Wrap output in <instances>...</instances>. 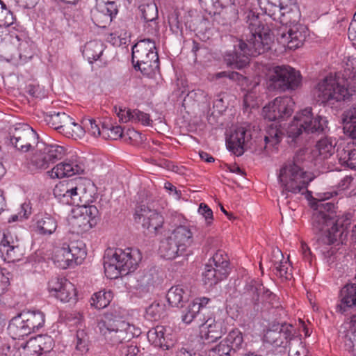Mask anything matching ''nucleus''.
<instances>
[{
	"label": "nucleus",
	"instance_id": "obj_1",
	"mask_svg": "<svg viewBox=\"0 0 356 356\" xmlns=\"http://www.w3.org/2000/svg\"><path fill=\"white\" fill-rule=\"evenodd\" d=\"M334 204L319 200L315 203L312 217L313 232L318 235V248L325 258L333 257L345 243L351 224L350 213L341 216L334 212Z\"/></svg>",
	"mask_w": 356,
	"mask_h": 356
},
{
	"label": "nucleus",
	"instance_id": "obj_2",
	"mask_svg": "<svg viewBox=\"0 0 356 356\" xmlns=\"http://www.w3.org/2000/svg\"><path fill=\"white\" fill-rule=\"evenodd\" d=\"M246 24L249 35L234 44V50L225 54L224 61L232 68L241 70L250 62V56H257L269 50L273 42L274 34L268 26L262 24L259 15L252 10L246 13Z\"/></svg>",
	"mask_w": 356,
	"mask_h": 356
},
{
	"label": "nucleus",
	"instance_id": "obj_3",
	"mask_svg": "<svg viewBox=\"0 0 356 356\" xmlns=\"http://www.w3.org/2000/svg\"><path fill=\"white\" fill-rule=\"evenodd\" d=\"M142 259L139 250L127 248L108 251L104 258V271L108 277L115 279L134 272Z\"/></svg>",
	"mask_w": 356,
	"mask_h": 356
},
{
	"label": "nucleus",
	"instance_id": "obj_4",
	"mask_svg": "<svg viewBox=\"0 0 356 356\" xmlns=\"http://www.w3.org/2000/svg\"><path fill=\"white\" fill-rule=\"evenodd\" d=\"M327 120L325 117H314L311 108H306L298 113L286 129L288 143L295 146L296 140L303 133L325 134L328 129Z\"/></svg>",
	"mask_w": 356,
	"mask_h": 356
},
{
	"label": "nucleus",
	"instance_id": "obj_5",
	"mask_svg": "<svg viewBox=\"0 0 356 356\" xmlns=\"http://www.w3.org/2000/svg\"><path fill=\"white\" fill-rule=\"evenodd\" d=\"M278 181L282 188V195L288 197V193L292 194L303 193L308 184L312 181L307 172L298 164L296 159L286 161L278 174Z\"/></svg>",
	"mask_w": 356,
	"mask_h": 356
},
{
	"label": "nucleus",
	"instance_id": "obj_6",
	"mask_svg": "<svg viewBox=\"0 0 356 356\" xmlns=\"http://www.w3.org/2000/svg\"><path fill=\"white\" fill-rule=\"evenodd\" d=\"M97 328L107 343L112 346L128 341L134 335V326L112 313L106 314L98 321Z\"/></svg>",
	"mask_w": 356,
	"mask_h": 356
},
{
	"label": "nucleus",
	"instance_id": "obj_7",
	"mask_svg": "<svg viewBox=\"0 0 356 356\" xmlns=\"http://www.w3.org/2000/svg\"><path fill=\"white\" fill-rule=\"evenodd\" d=\"M65 152V148L61 145L40 140L27 163V168L31 173L40 172L47 169L51 164L62 159Z\"/></svg>",
	"mask_w": 356,
	"mask_h": 356
},
{
	"label": "nucleus",
	"instance_id": "obj_8",
	"mask_svg": "<svg viewBox=\"0 0 356 356\" xmlns=\"http://www.w3.org/2000/svg\"><path fill=\"white\" fill-rule=\"evenodd\" d=\"M44 324V314L40 311H23L13 317L8 331L13 339H19L38 330Z\"/></svg>",
	"mask_w": 356,
	"mask_h": 356
},
{
	"label": "nucleus",
	"instance_id": "obj_9",
	"mask_svg": "<svg viewBox=\"0 0 356 356\" xmlns=\"http://www.w3.org/2000/svg\"><path fill=\"white\" fill-rule=\"evenodd\" d=\"M314 96L321 104L332 105L344 101L349 96L347 88L339 82L337 76H327L318 82L314 89Z\"/></svg>",
	"mask_w": 356,
	"mask_h": 356
},
{
	"label": "nucleus",
	"instance_id": "obj_10",
	"mask_svg": "<svg viewBox=\"0 0 356 356\" xmlns=\"http://www.w3.org/2000/svg\"><path fill=\"white\" fill-rule=\"evenodd\" d=\"M300 83V72L290 66H275L269 76V87L274 90H293L298 88Z\"/></svg>",
	"mask_w": 356,
	"mask_h": 356
},
{
	"label": "nucleus",
	"instance_id": "obj_11",
	"mask_svg": "<svg viewBox=\"0 0 356 356\" xmlns=\"http://www.w3.org/2000/svg\"><path fill=\"white\" fill-rule=\"evenodd\" d=\"M8 138L11 145L23 153L34 149L38 144L39 136L26 124H17L10 129Z\"/></svg>",
	"mask_w": 356,
	"mask_h": 356
},
{
	"label": "nucleus",
	"instance_id": "obj_12",
	"mask_svg": "<svg viewBox=\"0 0 356 356\" xmlns=\"http://www.w3.org/2000/svg\"><path fill=\"white\" fill-rule=\"evenodd\" d=\"M228 274L229 262L221 252H218L205 265L202 280L204 284L211 286L226 278Z\"/></svg>",
	"mask_w": 356,
	"mask_h": 356
},
{
	"label": "nucleus",
	"instance_id": "obj_13",
	"mask_svg": "<svg viewBox=\"0 0 356 356\" xmlns=\"http://www.w3.org/2000/svg\"><path fill=\"white\" fill-rule=\"evenodd\" d=\"M294 104L291 97H278L263 108L262 115L269 121L284 119L292 114Z\"/></svg>",
	"mask_w": 356,
	"mask_h": 356
},
{
	"label": "nucleus",
	"instance_id": "obj_14",
	"mask_svg": "<svg viewBox=\"0 0 356 356\" xmlns=\"http://www.w3.org/2000/svg\"><path fill=\"white\" fill-rule=\"evenodd\" d=\"M79 207V211L70 218V223L76 232L88 231L96 225L99 210L95 205Z\"/></svg>",
	"mask_w": 356,
	"mask_h": 356
},
{
	"label": "nucleus",
	"instance_id": "obj_15",
	"mask_svg": "<svg viewBox=\"0 0 356 356\" xmlns=\"http://www.w3.org/2000/svg\"><path fill=\"white\" fill-rule=\"evenodd\" d=\"M72 181L71 205L84 206L90 201L94 192L93 182L85 177H77Z\"/></svg>",
	"mask_w": 356,
	"mask_h": 356
},
{
	"label": "nucleus",
	"instance_id": "obj_16",
	"mask_svg": "<svg viewBox=\"0 0 356 356\" xmlns=\"http://www.w3.org/2000/svg\"><path fill=\"white\" fill-rule=\"evenodd\" d=\"M135 221L141 224L151 234H156L164 222L163 217L155 210H152L145 205L136 209Z\"/></svg>",
	"mask_w": 356,
	"mask_h": 356
},
{
	"label": "nucleus",
	"instance_id": "obj_17",
	"mask_svg": "<svg viewBox=\"0 0 356 356\" xmlns=\"http://www.w3.org/2000/svg\"><path fill=\"white\" fill-rule=\"evenodd\" d=\"M23 254L17 237L10 231L4 232L0 241V257L8 262H15L19 261Z\"/></svg>",
	"mask_w": 356,
	"mask_h": 356
},
{
	"label": "nucleus",
	"instance_id": "obj_18",
	"mask_svg": "<svg viewBox=\"0 0 356 356\" xmlns=\"http://www.w3.org/2000/svg\"><path fill=\"white\" fill-rule=\"evenodd\" d=\"M303 27L294 26L292 28L282 27L277 31V40L283 47L289 49H296L301 47L305 40Z\"/></svg>",
	"mask_w": 356,
	"mask_h": 356
},
{
	"label": "nucleus",
	"instance_id": "obj_19",
	"mask_svg": "<svg viewBox=\"0 0 356 356\" xmlns=\"http://www.w3.org/2000/svg\"><path fill=\"white\" fill-rule=\"evenodd\" d=\"M251 140L250 131L244 127H237L227 138V146L236 156H241Z\"/></svg>",
	"mask_w": 356,
	"mask_h": 356
},
{
	"label": "nucleus",
	"instance_id": "obj_20",
	"mask_svg": "<svg viewBox=\"0 0 356 356\" xmlns=\"http://www.w3.org/2000/svg\"><path fill=\"white\" fill-rule=\"evenodd\" d=\"M135 69H138L144 75L152 76L159 70V59L157 51H152L132 57Z\"/></svg>",
	"mask_w": 356,
	"mask_h": 356
},
{
	"label": "nucleus",
	"instance_id": "obj_21",
	"mask_svg": "<svg viewBox=\"0 0 356 356\" xmlns=\"http://www.w3.org/2000/svg\"><path fill=\"white\" fill-rule=\"evenodd\" d=\"M118 12L115 0H96L95 18L99 26L102 24L110 23Z\"/></svg>",
	"mask_w": 356,
	"mask_h": 356
},
{
	"label": "nucleus",
	"instance_id": "obj_22",
	"mask_svg": "<svg viewBox=\"0 0 356 356\" xmlns=\"http://www.w3.org/2000/svg\"><path fill=\"white\" fill-rule=\"evenodd\" d=\"M170 329L163 325H157L147 332V339L155 346L168 350L174 344Z\"/></svg>",
	"mask_w": 356,
	"mask_h": 356
},
{
	"label": "nucleus",
	"instance_id": "obj_23",
	"mask_svg": "<svg viewBox=\"0 0 356 356\" xmlns=\"http://www.w3.org/2000/svg\"><path fill=\"white\" fill-rule=\"evenodd\" d=\"M142 13V17L146 22L145 25L147 32L152 35H156L159 32L158 9L155 3L151 2L147 4H142L139 7Z\"/></svg>",
	"mask_w": 356,
	"mask_h": 356
},
{
	"label": "nucleus",
	"instance_id": "obj_24",
	"mask_svg": "<svg viewBox=\"0 0 356 356\" xmlns=\"http://www.w3.org/2000/svg\"><path fill=\"white\" fill-rule=\"evenodd\" d=\"M84 171L83 165L76 162H63L57 164L51 170L47 172L48 175L52 178L61 179L80 174Z\"/></svg>",
	"mask_w": 356,
	"mask_h": 356
},
{
	"label": "nucleus",
	"instance_id": "obj_25",
	"mask_svg": "<svg viewBox=\"0 0 356 356\" xmlns=\"http://www.w3.org/2000/svg\"><path fill=\"white\" fill-rule=\"evenodd\" d=\"M340 303L337 309L341 313L356 307V282L348 283L341 289L339 293Z\"/></svg>",
	"mask_w": 356,
	"mask_h": 356
},
{
	"label": "nucleus",
	"instance_id": "obj_26",
	"mask_svg": "<svg viewBox=\"0 0 356 356\" xmlns=\"http://www.w3.org/2000/svg\"><path fill=\"white\" fill-rule=\"evenodd\" d=\"M45 121L60 132H70L72 124V118L65 112L50 113L45 117Z\"/></svg>",
	"mask_w": 356,
	"mask_h": 356
},
{
	"label": "nucleus",
	"instance_id": "obj_27",
	"mask_svg": "<svg viewBox=\"0 0 356 356\" xmlns=\"http://www.w3.org/2000/svg\"><path fill=\"white\" fill-rule=\"evenodd\" d=\"M159 251L161 256L166 259H175L186 252L170 235L161 241Z\"/></svg>",
	"mask_w": 356,
	"mask_h": 356
},
{
	"label": "nucleus",
	"instance_id": "obj_28",
	"mask_svg": "<svg viewBox=\"0 0 356 356\" xmlns=\"http://www.w3.org/2000/svg\"><path fill=\"white\" fill-rule=\"evenodd\" d=\"M200 326L207 329V331L202 330V338L204 343H210L216 341L221 338L223 331L222 329V323L216 322L214 320L208 319L202 323Z\"/></svg>",
	"mask_w": 356,
	"mask_h": 356
},
{
	"label": "nucleus",
	"instance_id": "obj_29",
	"mask_svg": "<svg viewBox=\"0 0 356 356\" xmlns=\"http://www.w3.org/2000/svg\"><path fill=\"white\" fill-rule=\"evenodd\" d=\"M289 10V8H285L274 0H268L264 7L265 13L274 21L279 22L282 24L288 23L289 20L286 18V15Z\"/></svg>",
	"mask_w": 356,
	"mask_h": 356
},
{
	"label": "nucleus",
	"instance_id": "obj_30",
	"mask_svg": "<svg viewBox=\"0 0 356 356\" xmlns=\"http://www.w3.org/2000/svg\"><path fill=\"white\" fill-rule=\"evenodd\" d=\"M262 289H264L262 284L252 280L245 285L241 299L245 302L250 300V304H252L254 308L257 307L258 309Z\"/></svg>",
	"mask_w": 356,
	"mask_h": 356
},
{
	"label": "nucleus",
	"instance_id": "obj_31",
	"mask_svg": "<svg viewBox=\"0 0 356 356\" xmlns=\"http://www.w3.org/2000/svg\"><path fill=\"white\" fill-rule=\"evenodd\" d=\"M181 247V249H186L193 243V232L191 229L186 226L180 225L176 227L170 234Z\"/></svg>",
	"mask_w": 356,
	"mask_h": 356
},
{
	"label": "nucleus",
	"instance_id": "obj_32",
	"mask_svg": "<svg viewBox=\"0 0 356 356\" xmlns=\"http://www.w3.org/2000/svg\"><path fill=\"white\" fill-rule=\"evenodd\" d=\"M35 220L36 229L41 234H51L57 228L56 220L48 213L37 215Z\"/></svg>",
	"mask_w": 356,
	"mask_h": 356
},
{
	"label": "nucleus",
	"instance_id": "obj_33",
	"mask_svg": "<svg viewBox=\"0 0 356 356\" xmlns=\"http://www.w3.org/2000/svg\"><path fill=\"white\" fill-rule=\"evenodd\" d=\"M188 293L181 286H172L168 291L166 298L170 305L182 307L184 302L188 300Z\"/></svg>",
	"mask_w": 356,
	"mask_h": 356
},
{
	"label": "nucleus",
	"instance_id": "obj_34",
	"mask_svg": "<svg viewBox=\"0 0 356 356\" xmlns=\"http://www.w3.org/2000/svg\"><path fill=\"white\" fill-rule=\"evenodd\" d=\"M342 121L344 133L353 138H356V106H353L343 112Z\"/></svg>",
	"mask_w": 356,
	"mask_h": 356
},
{
	"label": "nucleus",
	"instance_id": "obj_35",
	"mask_svg": "<svg viewBox=\"0 0 356 356\" xmlns=\"http://www.w3.org/2000/svg\"><path fill=\"white\" fill-rule=\"evenodd\" d=\"M65 248L69 252L70 257L74 266L81 264L86 257L85 244L82 241H73L70 244L65 243Z\"/></svg>",
	"mask_w": 356,
	"mask_h": 356
},
{
	"label": "nucleus",
	"instance_id": "obj_36",
	"mask_svg": "<svg viewBox=\"0 0 356 356\" xmlns=\"http://www.w3.org/2000/svg\"><path fill=\"white\" fill-rule=\"evenodd\" d=\"M104 44L99 40H92L87 42L83 49V55L89 63H92L98 60L103 54Z\"/></svg>",
	"mask_w": 356,
	"mask_h": 356
},
{
	"label": "nucleus",
	"instance_id": "obj_37",
	"mask_svg": "<svg viewBox=\"0 0 356 356\" xmlns=\"http://www.w3.org/2000/svg\"><path fill=\"white\" fill-rule=\"evenodd\" d=\"M182 313V321L186 324L195 321L200 325L204 321V314L200 311V306L193 302L188 305Z\"/></svg>",
	"mask_w": 356,
	"mask_h": 356
},
{
	"label": "nucleus",
	"instance_id": "obj_38",
	"mask_svg": "<svg viewBox=\"0 0 356 356\" xmlns=\"http://www.w3.org/2000/svg\"><path fill=\"white\" fill-rule=\"evenodd\" d=\"M336 143V140L331 138L321 139L316 145L320 159L323 160L331 159L335 152Z\"/></svg>",
	"mask_w": 356,
	"mask_h": 356
},
{
	"label": "nucleus",
	"instance_id": "obj_39",
	"mask_svg": "<svg viewBox=\"0 0 356 356\" xmlns=\"http://www.w3.org/2000/svg\"><path fill=\"white\" fill-rule=\"evenodd\" d=\"M53 260L58 267L63 269L74 266L69 252L65 248V243L62 247L57 248L55 250Z\"/></svg>",
	"mask_w": 356,
	"mask_h": 356
},
{
	"label": "nucleus",
	"instance_id": "obj_40",
	"mask_svg": "<svg viewBox=\"0 0 356 356\" xmlns=\"http://www.w3.org/2000/svg\"><path fill=\"white\" fill-rule=\"evenodd\" d=\"M165 316V305L159 302H152L146 309L145 317L149 321H159Z\"/></svg>",
	"mask_w": 356,
	"mask_h": 356
},
{
	"label": "nucleus",
	"instance_id": "obj_41",
	"mask_svg": "<svg viewBox=\"0 0 356 356\" xmlns=\"http://www.w3.org/2000/svg\"><path fill=\"white\" fill-rule=\"evenodd\" d=\"M72 181L60 182L54 189V194L56 197L60 198L63 202L70 204L72 200Z\"/></svg>",
	"mask_w": 356,
	"mask_h": 356
},
{
	"label": "nucleus",
	"instance_id": "obj_42",
	"mask_svg": "<svg viewBox=\"0 0 356 356\" xmlns=\"http://www.w3.org/2000/svg\"><path fill=\"white\" fill-rule=\"evenodd\" d=\"M112 299V294L110 291H100L92 295L90 298V305L97 309H101L109 305Z\"/></svg>",
	"mask_w": 356,
	"mask_h": 356
},
{
	"label": "nucleus",
	"instance_id": "obj_43",
	"mask_svg": "<svg viewBox=\"0 0 356 356\" xmlns=\"http://www.w3.org/2000/svg\"><path fill=\"white\" fill-rule=\"evenodd\" d=\"M225 341L236 352L243 345V334L239 330L234 329L228 333Z\"/></svg>",
	"mask_w": 356,
	"mask_h": 356
},
{
	"label": "nucleus",
	"instance_id": "obj_44",
	"mask_svg": "<svg viewBox=\"0 0 356 356\" xmlns=\"http://www.w3.org/2000/svg\"><path fill=\"white\" fill-rule=\"evenodd\" d=\"M264 340L275 346H282V337H281V331L280 330L279 325H273V328L268 329L266 334H264Z\"/></svg>",
	"mask_w": 356,
	"mask_h": 356
},
{
	"label": "nucleus",
	"instance_id": "obj_45",
	"mask_svg": "<svg viewBox=\"0 0 356 356\" xmlns=\"http://www.w3.org/2000/svg\"><path fill=\"white\" fill-rule=\"evenodd\" d=\"M75 296L76 289L74 284L70 282H65L62 289H60L56 295V298L63 302H69Z\"/></svg>",
	"mask_w": 356,
	"mask_h": 356
},
{
	"label": "nucleus",
	"instance_id": "obj_46",
	"mask_svg": "<svg viewBox=\"0 0 356 356\" xmlns=\"http://www.w3.org/2000/svg\"><path fill=\"white\" fill-rule=\"evenodd\" d=\"M282 135V131L277 126L273 127L270 125L264 137L265 143L266 145L269 144L272 146H275L281 141Z\"/></svg>",
	"mask_w": 356,
	"mask_h": 356
},
{
	"label": "nucleus",
	"instance_id": "obj_47",
	"mask_svg": "<svg viewBox=\"0 0 356 356\" xmlns=\"http://www.w3.org/2000/svg\"><path fill=\"white\" fill-rule=\"evenodd\" d=\"M236 353L225 341L220 343L209 350L208 356H234Z\"/></svg>",
	"mask_w": 356,
	"mask_h": 356
},
{
	"label": "nucleus",
	"instance_id": "obj_48",
	"mask_svg": "<svg viewBox=\"0 0 356 356\" xmlns=\"http://www.w3.org/2000/svg\"><path fill=\"white\" fill-rule=\"evenodd\" d=\"M261 299L263 304L268 305L271 307L278 308L280 306L279 298L269 289L264 286L261 290Z\"/></svg>",
	"mask_w": 356,
	"mask_h": 356
},
{
	"label": "nucleus",
	"instance_id": "obj_49",
	"mask_svg": "<svg viewBox=\"0 0 356 356\" xmlns=\"http://www.w3.org/2000/svg\"><path fill=\"white\" fill-rule=\"evenodd\" d=\"M41 354L49 353L54 348V341L49 335H38L35 337Z\"/></svg>",
	"mask_w": 356,
	"mask_h": 356
},
{
	"label": "nucleus",
	"instance_id": "obj_50",
	"mask_svg": "<svg viewBox=\"0 0 356 356\" xmlns=\"http://www.w3.org/2000/svg\"><path fill=\"white\" fill-rule=\"evenodd\" d=\"M76 349L82 354L88 350L89 338L83 330H78L76 334Z\"/></svg>",
	"mask_w": 356,
	"mask_h": 356
},
{
	"label": "nucleus",
	"instance_id": "obj_51",
	"mask_svg": "<svg viewBox=\"0 0 356 356\" xmlns=\"http://www.w3.org/2000/svg\"><path fill=\"white\" fill-rule=\"evenodd\" d=\"M342 76L343 79L346 81H356V58H348Z\"/></svg>",
	"mask_w": 356,
	"mask_h": 356
},
{
	"label": "nucleus",
	"instance_id": "obj_52",
	"mask_svg": "<svg viewBox=\"0 0 356 356\" xmlns=\"http://www.w3.org/2000/svg\"><path fill=\"white\" fill-rule=\"evenodd\" d=\"M123 131L120 126L108 127L107 125H102V136L104 138L116 140L122 136Z\"/></svg>",
	"mask_w": 356,
	"mask_h": 356
},
{
	"label": "nucleus",
	"instance_id": "obj_53",
	"mask_svg": "<svg viewBox=\"0 0 356 356\" xmlns=\"http://www.w3.org/2000/svg\"><path fill=\"white\" fill-rule=\"evenodd\" d=\"M276 274L285 280H290L292 277L291 268L289 261H280L274 263Z\"/></svg>",
	"mask_w": 356,
	"mask_h": 356
},
{
	"label": "nucleus",
	"instance_id": "obj_54",
	"mask_svg": "<svg viewBox=\"0 0 356 356\" xmlns=\"http://www.w3.org/2000/svg\"><path fill=\"white\" fill-rule=\"evenodd\" d=\"M356 346V326H353L347 332L344 339V347L346 350L349 353H353L355 351V347Z\"/></svg>",
	"mask_w": 356,
	"mask_h": 356
},
{
	"label": "nucleus",
	"instance_id": "obj_55",
	"mask_svg": "<svg viewBox=\"0 0 356 356\" xmlns=\"http://www.w3.org/2000/svg\"><path fill=\"white\" fill-rule=\"evenodd\" d=\"M133 113L134 118L132 122H139L145 126H152L153 121L151 120L149 114L138 109L133 110Z\"/></svg>",
	"mask_w": 356,
	"mask_h": 356
},
{
	"label": "nucleus",
	"instance_id": "obj_56",
	"mask_svg": "<svg viewBox=\"0 0 356 356\" xmlns=\"http://www.w3.org/2000/svg\"><path fill=\"white\" fill-rule=\"evenodd\" d=\"M83 125L84 127L87 129L88 131L95 137L99 136L101 134H102V129H100L95 120H86L84 121Z\"/></svg>",
	"mask_w": 356,
	"mask_h": 356
},
{
	"label": "nucleus",
	"instance_id": "obj_57",
	"mask_svg": "<svg viewBox=\"0 0 356 356\" xmlns=\"http://www.w3.org/2000/svg\"><path fill=\"white\" fill-rule=\"evenodd\" d=\"M65 282L67 280L63 278L54 277L52 278L48 284V289L51 293H54V296L56 297L57 293L62 289Z\"/></svg>",
	"mask_w": 356,
	"mask_h": 356
},
{
	"label": "nucleus",
	"instance_id": "obj_58",
	"mask_svg": "<svg viewBox=\"0 0 356 356\" xmlns=\"http://www.w3.org/2000/svg\"><path fill=\"white\" fill-rule=\"evenodd\" d=\"M115 110L118 117L119 118L120 122H123V123H127L128 122H133V118H134L133 110L127 109L126 108H119V110L117 111L116 107H115Z\"/></svg>",
	"mask_w": 356,
	"mask_h": 356
},
{
	"label": "nucleus",
	"instance_id": "obj_59",
	"mask_svg": "<svg viewBox=\"0 0 356 356\" xmlns=\"http://www.w3.org/2000/svg\"><path fill=\"white\" fill-rule=\"evenodd\" d=\"M198 212L202 215L207 222V225H210L213 220V211L204 203H201L199 206Z\"/></svg>",
	"mask_w": 356,
	"mask_h": 356
},
{
	"label": "nucleus",
	"instance_id": "obj_60",
	"mask_svg": "<svg viewBox=\"0 0 356 356\" xmlns=\"http://www.w3.org/2000/svg\"><path fill=\"white\" fill-rule=\"evenodd\" d=\"M279 327L281 331L282 345H284V341L286 343L293 339L292 326L291 325L282 324L279 325Z\"/></svg>",
	"mask_w": 356,
	"mask_h": 356
},
{
	"label": "nucleus",
	"instance_id": "obj_61",
	"mask_svg": "<svg viewBox=\"0 0 356 356\" xmlns=\"http://www.w3.org/2000/svg\"><path fill=\"white\" fill-rule=\"evenodd\" d=\"M349 154L348 147L346 148L337 149L336 157L339 163L342 166L348 167V156L350 155Z\"/></svg>",
	"mask_w": 356,
	"mask_h": 356
},
{
	"label": "nucleus",
	"instance_id": "obj_62",
	"mask_svg": "<svg viewBox=\"0 0 356 356\" xmlns=\"http://www.w3.org/2000/svg\"><path fill=\"white\" fill-rule=\"evenodd\" d=\"M9 284L8 277L6 276L3 270L0 268V296L7 291Z\"/></svg>",
	"mask_w": 356,
	"mask_h": 356
},
{
	"label": "nucleus",
	"instance_id": "obj_63",
	"mask_svg": "<svg viewBox=\"0 0 356 356\" xmlns=\"http://www.w3.org/2000/svg\"><path fill=\"white\" fill-rule=\"evenodd\" d=\"M3 13L6 14L5 18L0 19V26H9L12 25L15 20L13 13L7 8Z\"/></svg>",
	"mask_w": 356,
	"mask_h": 356
},
{
	"label": "nucleus",
	"instance_id": "obj_64",
	"mask_svg": "<svg viewBox=\"0 0 356 356\" xmlns=\"http://www.w3.org/2000/svg\"><path fill=\"white\" fill-rule=\"evenodd\" d=\"M348 167L351 169H356V149L348 147Z\"/></svg>",
	"mask_w": 356,
	"mask_h": 356
}]
</instances>
